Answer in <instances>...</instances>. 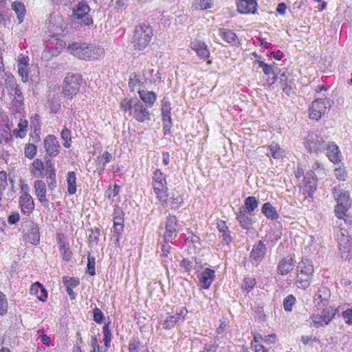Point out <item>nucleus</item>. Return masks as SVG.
I'll use <instances>...</instances> for the list:
<instances>
[{"label":"nucleus","instance_id":"9","mask_svg":"<svg viewBox=\"0 0 352 352\" xmlns=\"http://www.w3.org/2000/svg\"><path fill=\"white\" fill-rule=\"evenodd\" d=\"M338 242L342 258L345 261L349 260L352 256V239L347 234L346 230H340Z\"/></svg>","mask_w":352,"mask_h":352},{"label":"nucleus","instance_id":"50","mask_svg":"<svg viewBox=\"0 0 352 352\" xmlns=\"http://www.w3.org/2000/svg\"><path fill=\"white\" fill-rule=\"evenodd\" d=\"M63 282L66 288L75 287L79 284V280L74 277L69 278L67 276H63Z\"/></svg>","mask_w":352,"mask_h":352},{"label":"nucleus","instance_id":"38","mask_svg":"<svg viewBox=\"0 0 352 352\" xmlns=\"http://www.w3.org/2000/svg\"><path fill=\"white\" fill-rule=\"evenodd\" d=\"M258 64L259 67H261L263 69L264 74L267 76H270L271 74H274V73L276 72L277 70L280 71L276 66V63H273V65H268L262 60H258Z\"/></svg>","mask_w":352,"mask_h":352},{"label":"nucleus","instance_id":"48","mask_svg":"<svg viewBox=\"0 0 352 352\" xmlns=\"http://www.w3.org/2000/svg\"><path fill=\"white\" fill-rule=\"evenodd\" d=\"M95 264V257L91 256L89 252L87 256V272L91 276L96 274Z\"/></svg>","mask_w":352,"mask_h":352},{"label":"nucleus","instance_id":"20","mask_svg":"<svg viewBox=\"0 0 352 352\" xmlns=\"http://www.w3.org/2000/svg\"><path fill=\"white\" fill-rule=\"evenodd\" d=\"M215 278L214 270L210 268H206L199 276V282L201 283V287L204 289H208Z\"/></svg>","mask_w":352,"mask_h":352},{"label":"nucleus","instance_id":"32","mask_svg":"<svg viewBox=\"0 0 352 352\" xmlns=\"http://www.w3.org/2000/svg\"><path fill=\"white\" fill-rule=\"evenodd\" d=\"M262 213L267 218L272 220H276L278 219V214L277 213L276 208L272 206L270 202L263 204L261 208Z\"/></svg>","mask_w":352,"mask_h":352},{"label":"nucleus","instance_id":"30","mask_svg":"<svg viewBox=\"0 0 352 352\" xmlns=\"http://www.w3.org/2000/svg\"><path fill=\"white\" fill-rule=\"evenodd\" d=\"M167 182L165 184H160L159 186H153V189L155 193L157 195V198L162 204H165L167 202L168 199V193H167Z\"/></svg>","mask_w":352,"mask_h":352},{"label":"nucleus","instance_id":"33","mask_svg":"<svg viewBox=\"0 0 352 352\" xmlns=\"http://www.w3.org/2000/svg\"><path fill=\"white\" fill-rule=\"evenodd\" d=\"M217 229L219 232L221 233L223 242L226 244L230 243L232 241V237L231 236L230 231L228 230V227L226 226L224 221H220L217 223Z\"/></svg>","mask_w":352,"mask_h":352},{"label":"nucleus","instance_id":"16","mask_svg":"<svg viewBox=\"0 0 352 352\" xmlns=\"http://www.w3.org/2000/svg\"><path fill=\"white\" fill-rule=\"evenodd\" d=\"M237 11L241 14H255L257 11L256 0H236Z\"/></svg>","mask_w":352,"mask_h":352},{"label":"nucleus","instance_id":"3","mask_svg":"<svg viewBox=\"0 0 352 352\" xmlns=\"http://www.w3.org/2000/svg\"><path fill=\"white\" fill-rule=\"evenodd\" d=\"M297 287L305 289L310 285L314 273L313 262L307 258H302L297 265Z\"/></svg>","mask_w":352,"mask_h":352},{"label":"nucleus","instance_id":"15","mask_svg":"<svg viewBox=\"0 0 352 352\" xmlns=\"http://www.w3.org/2000/svg\"><path fill=\"white\" fill-rule=\"evenodd\" d=\"M44 147L46 153L51 157L57 156L60 152V144L53 135H48L44 140Z\"/></svg>","mask_w":352,"mask_h":352},{"label":"nucleus","instance_id":"63","mask_svg":"<svg viewBox=\"0 0 352 352\" xmlns=\"http://www.w3.org/2000/svg\"><path fill=\"white\" fill-rule=\"evenodd\" d=\"M342 317L346 320V322L352 324V309H347L342 311Z\"/></svg>","mask_w":352,"mask_h":352},{"label":"nucleus","instance_id":"28","mask_svg":"<svg viewBox=\"0 0 352 352\" xmlns=\"http://www.w3.org/2000/svg\"><path fill=\"white\" fill-rule=\"evenodd\" d=\"M141 100L146 104L147 107H152L156 101V94L153 91L140 90L138 91Z\"/></svg>","mask_w":352,"mask_h":352},{"label":"nucleus","instance_id":"53","mask_svg":"<svg viewBox=\"0 0 352 352\" xmlns=\"http://www.w3.org/2000/svg\"><path fill=\"white\" fill-rule=\"evenodd\" d=\"M36 151V146L34 144H29L25 148V155L29 159H33Z\"/></svg>","mask_w":352,"mask_h":352},{"label":"nucleus","instance_id":"19","mask_svg":"<svg viewBox=\"0 0 352 352\" xmlns=\"http://www.w3.org/2000/svg\"><path fill=\"white\" fill-rule=\"evenodd\" d=\"M190 47L200 58L205 60L210 57V51L205 42L195 39L191 42Z\"/></svg>","mask_w":352,"mask_h":352},{"label":"nucleus","instance_id":"52","mask_svg":"<svg viewBox=\"0 0 352 352\" xmlns=\"http://www.w3.org/2000/svg\"><path fill=\"white\" fill-rule=\"evenodd\" d=\"M94 320L98 324H102L104 320V316L102 311L97 307L93 310Z\"/></svg>","mask_w":352,"mask_h":352},{"label":"nucleus","instance_id":"47","mask_svg":"<svg viewBox=\"0 0 352 352\" xmlns=\"http://www.w3.org/2000/svg\"><path fill=\"white\" fill-rule=\"evenodd\" d=\"M8 300L6 296L0 291V315L4 316L8 312Z\"/></svg>","mask_w":352,"mask_h":352},{"label":"nucleus","instance_id":"57","mask_svg":"<svg viewBox=\"0 0 352 352\" xmlns=\"http://www.w3.org/2000/svg\"><path fill=\"white\" fill-rule=\"evenodd\" d=\"M218 347L219 345L215 342L210 341L204 344V349L200 352H216Z\"/></svg>","mask_w":352,"mask_h":352},{"label":"nucleus","instance_id":"41","mask_svg":"<svg viewBox=\"0 0 352 352\" xmlns=\"http://www.w3.org/2000/svg\"><path fill=\"white\" fill-rule=\"evenodd\" d=\"M165 183H166V177L164 176V173L160 169H157L153 173V186H160V184H165Z\"/></svg>","mask_w":352,"mask_h":352},{"label":"nucleus","instance_id":"21","mask_svg":"<svg viewBox=\"0 0 352 352\" xmlns=\"http://www.w3.org/2000/svg\"><path fill=\"white\" fill-rule=\"evenodd\" d=\"M19 204L22 212L27 214H30L34 208L33 199L30 194H23L20 197Z\"/></svg>","mask_w":352,"mask_h":352},{"label":"nucleus","instance_id":"34","mask_svg":"<svg viewBox=\"0 0 352 352\" xmlns=\"http://www.w3.org/2000/svg\"><path fill=\"white\" fill-rule=\"evenodd\" d=\"M32 168L31 169V173L34 177L43 178V170L45 165L40 159H36L32 164Z\"/></svg>","mask_w":352,"mask_h":352},{"label":"nucleus","instance_id":"7","mask_svg":"<svg viewBox=\"0 0 352 352\" xmlns=\"http://www.w3.org/2000/svg\"><path fill=\"white\" fill-rule=\"evenodd\" d=\"M322 309L321 314H313L311 316L314 325L316 328L329 324L336 314L339 315L340 307L335 309L332 307Z\"/></svg>","mask_w":352,"mask_h":352},{"label":"nucleus","instance_id":"42","mask_svg":"<svg viewBox=\"0 0 352 352\" xmlns=\"http://www.w3.org/2000/svg\"><path fill=\"white\" fill-rule=\"evenodd\" d=\"M60 136L63 140V145L65 148H70L72 142L71 131L69 129L65 127L60 133Z\"/></svg>","mask_w":352,"mask_h":352},{"label":"nucleus","instance_id":"31","mask_svg":"<svg viewBox=\"0 0 352 352\" xmlns=\"http://www.w3.org/2000/svg\"><path fill=\"white\" fill-rule=\"evenodd\" d=\"M258 201L256 199L255 197L249 196L245 198L244 201V205L241 206L239 209H243L245 212H248V214H252L254 210L258 207Z\"/></svg>","mask_w":352,"mask_h":352},{"label":"nucleus","instance_id":"58","mask_svg":"<svg viewBox=\"0 0 352 352\" xmlns=\"http://www.w3.org/2000/svg\"><path fill=\"white\" fill-rule=\"evenodd\" d=\"M10 91L11 93L14 92V100H16V102H18L19 104H22L23 96L21 89L18 87V85L15 86L14 88H12V90H10Z\"/></svg>","mask_w":352,"mask_h":352},{"label":"nucleus","instance_id":"6","mask_svg":"<svg viewBox=\"0 0 352 352\" xmlns=\"http://www.w3.org/2000/svg\"><path fill=\"white\" fill-rule=\"evenodd\" d=\"M91 8L88 3L82 0L78 3L72 10V16L74 20L79 21L82 25H90L93 23V19L89 14Z\"/></svg>","mask_w":352,"mask_h":352},{"label":"nucleus","instance_id":"5","mask_svg":"<svg viewBox=\"0 0 352 352\" xmlns=\"http://www.w3.org/2000/svg\"><path fill=\"white\" fill-rule=\"evenodd\" d=\"M332 103L333 102L327 98L316 99L309 109V118L316 120H320L329 111Z\"/></svg>","mask_w":352,"mask_h":352},{"label":"nucleus","instance_id":"23","mask_svg":"<svg viewBox=\"0 0 352 352\" xmlns=\"http://www.w3.org/2000/svg\"><path fill=\"white\" fill-rule=\"evenodd\" d=\"M30 294L36 296L41 302H45L47 298V291L43 285L39 282H36L32 285L30 289Z\"/></svg>","mask_w":352,"mask_h":352},{"label":"nucleus","instance_id":"25","mask_svg":"<svg viewBox=\"0 0 352 352\" xmlns=\"http://www.w3.org/2000/svg\"><path fill=\"white\" fill-rule=\"evenodd\" d=\"M29 231L27 235L28 241L32 244H38L40 241V232L38 226L32 221L29 222Z\"/></svg>","mask_w":352,"mask_h":352},{"label":"nucleus","instance_id":"29","mask_svg":"<svg viewBox=\"0 0 352 352\" xmlns=\"http://www.w3.org/2000/svg\"><path fill=\"white\" fill-rule=\"evenodd\" d=\"M326 149L327 150V155L332 162L337 163L340 162V153L336 144L333 143L329 144Z\"/></svg>","mask_w":352,"mask_h":352},{"label":"nucleus","instance_id":"37","mask_svg":"<svg viewBox=\"0 0 352 352\" xmlns=\"http://www.w3.org/2000/svg\"><path fill=\"white\" fill-rule=\"evenodd\" d=\"M269 151L267 153L268 157H272L274 159H280L283 156L284 150L275 142H273L268 146Z\"/></svg>","mask_w":352,"mask_h":352},{"label":"nucleus","instance_id":"59","mask_svg":"<svg viewBox=\"0 0 352 352\" xmlns=\"http://www.w3.org/2000/svg\"><path fill=\"white\" fill-rule=\"evenodd\" d=\"M170 199L173 208L175 209L179 208L184 202V198L182 195L175 196L173 195Z\"/></svg>","mask_w":352,"mask_h":352},{"label":"nucleus","instance_id":"13","mask_svg":"<svg viewBox=\"0 0 352 352\" xmlns=\"http://www.w3.org/2000/svg\"><path fill=\"white\" fill-rule=\"evenodd\" d=\"M331 298V291L326 287H320L314 296L315 307L318 309L327 307Z\"/></svg>","mask_w":352,"mask_h":352},{"label":"nucleus","instance_id":"35","mask_svg":"<svg viewBox=\"0 0 352 352\" xmlns=\"http://www.w3.org/2000/svg\"><path fill=\"white\" fill-rule=\"evenodd\" d=\"M12 10L17 15L19 23H21L23 21L26 10L23 3L19 1H14L11 4Z\"/></svg>","mask_w":352,"mask_h":352},{"label":"nucleus","instance_id":"24","mask_svg":"<svg viewBox=\"0 0 352 352\" xmlns=\"http://www.w3.org/2000/svg\"><path fill=\"white\" fill-rule=\"evenodd\" d=\"M333 196L337 201V204L349 207L351 206L349 194L343 189L334 188Z\"/></svg>","mask_w":352,"mask_h":352},{"label":"nucleus","instance_id":"2","mask_svg":"<svg viewBox=\"0 0 352 352\" xmlns=\"http://www.w3.org/2000/svg\"><path fill=\"white\" fill-rule=\"evenodd\" d=\"M153 36V29L151 25L144 23L137 25L133 32L132 43L135 50H143L149 44Z\"/></svg>","mask_w":352,"mask_h":352},{"label":"nucleus","instance_id":"27","mask_svg":"<svg viewBox=\"0 0 352 352\" xmlns=\"http://www.w3.org/2000/svg\"><path fill=\"white\" fill-rule=\"evenodd\" d=\"M313 173H314L311 171L310 175L307 173L304 177L305 191L307 193V196L305 197H309L311 199L313 198L314 191L316 190V181L313 177H311Z\"/></svg>","mask_w":352,"mask_h":352},{"label":"nucleus","instance_id":"44","mask_svg":"<svg viewBox=\"0 0 352 352\" xmlns=\"http://www.w3.org/2000/svg\"><path fill=\"white\" fill-rule=\"evenodd\" d=\"M124 223H113V238L115 239L116 245H119L120 244V239L124 231Z\"/></svg>","mask_w":352,"mask_h":352},{"label":"nucleus","instance_id":"1","mask_svg":"<svg viewBox=\"0 0 352 352\" xmlns=\"http://www.w3.org/2000/svg\"><path fill=\"white\" fill-rule=\"evenodd\" d=\"M69 49L74 56L86 60H98L104 54V48L95 44L73 43Z\"/></svg>","mask_w":352,"mask_h":352},{"label":"nucleus","instance_id":"26","mask_svg":"<svg viewBox=\"0 0 352 352\" xmlns=\"http://www.w3.org/2000/svg\"><path fill=\"white\" fill-rule=\"evenodd\" d=\"M248 214V212H245L243 209H239V211L236 212L237 221L239 222L242 228L245 230H249L253 222L252 219Z\"/></svg>","mask_w":352,"mask_h":352},{"label":"nucleus","instance_id":"64","mask_svg":"<svg viewBox=\"0 0 352 352\" xmlns=\"http://www.w3.org/2000/svg\"><path fill=\"white\" fill-rule=\"evenodd\" d=\"M140 342L137 340H132L129 345V350L130 352H139V346Z\"/></svg>","mask_w":352,"mask_h":352},{"label":"nucleus","instance_id":"12","mask_svg":"<svg viewBox=\"0 0 352 352\" xmlns=\"http://www.w3.org/2000/svg\"><path fill=\"white\" fill-rule=\"evenodd\" d=\"M267 248L263 241H258L253 245L250 254V261L252 265L258 266L265 258Z\"/></svg>","mask_w":352,"mask_h":352},{"label":"nucleus","instance_id":"55","mask_svg":"<svg viewBox=\"0 0 352 352\" xmlns=\"http://www.w3.org/2000/svg\"><path fill=\"white\" fill-rule=\"evenodd\" d=\"M255 284H256V280L254 278L245 277L243 279V283L242 287H243V288H244V289H245L248 292H249L254 287Z\"/></svg>","mask_w":352,"mask_h":352},{"label":"nucleus","instance_id":"51","mask_svg":"<svg viewBox=\"0 0 352 352\" xmlns=\"http://www.w3.org/2000/svg\"><path fill=\"white\" fill-rule=\"evenodd\" d=\"M171 104L167 97H164L162 100V114H171Z\"/></svg>","mask_w":352,"mask_h":352},{"label":"nucleus","instance_id":"40","mask_svg":"<svg viewBox=\"0 0 352 352\" xmlns=\"http://www.w3.org/2000/svg\"><path fill=\"white\" fill-rule=\"evenodd\" d=\"M111 158L112 155L108 151H105L102 155L97 157L96 162L100 167L101 170L104 169L106 164L111 161Z\"/></svg>","mask_w":352,"mask_h":352},{"label":"nucleus","instance_id":"39","mask_svg":"<svg viewBox=\"0 0 352 352\" xmlns=\"http://www.w3.org/2000/svg\"><path fill=\"white\" fill-rule=\"evenodd\" d=\"M28 125V123L27 120H21L18 124L19 129H14L13 131L14 135H15L16 138H23L26 135Z\"/></svg>","mask_w":352,"mask_h":352},{"label":"nucleus","instance_id":"10","mask_svg":"<svg viewBox=\"0 0 352 352\" xmlns=\"http://www.w3.org/2000/svg\"><path fill=\"white\" fill-rule=\"evenodd\" d=\"M165 225L166 232L164 235V242L170 243L177 236L178 231V220L175 215L169 214L166 217Z\"/></svg>","mask_w":352,"mask_h":352},{"label":"nucleus","instance_id":"11","mask_svg":"<svg viewBox=\"0 0 352 352\" xmlns=\"http://www.w3.org/2000/svg\"><path fill=\"white\" fill-rule=\"evenodd\" d=\"M134 101L135 102L133 104V107L131 112H130V116L139 122H144L145 121L150 120V112L146 107H144L142 102L137 98Z\"/></svg>","mask_w":352,"mask_h":352},{"label":"nucleus","instance_id":"60","mask_svg":"<svg viewBox=\"0 0 352 352\" xmlns=\"http://www.w3.org/2000/svg\"><path fill=\"white\" fill-rule=\"evenodd\" d=\"M124 214L120 210H115L113 213V223H124Z\"/></svg>","mask_w":352,"mask_h":352},{"label":"nucleus","instance_id":"61","mask_svg":"<svg viewBox=\"0 0 352 352\" xmlns=\"http://www.w3.org/2000/svg\"><path fill=\"white\" fill-rule=\"evenodd\" d=\"M180 267L184 268L185 271L189 273L192 269L193 263L188 258H184L179 264Z\"/></svg>","mask_w":352,"mask_h":352},{"label":"nucleus","instance_id":"45","mask_svg":"<svg viewBox=\"0 0 352 352\" xmlns=\"http://www.w3.org/2000/svg\"><path fill=\"white\" fill-rule=\"evenodd\" d=\"M180 320V317L178 316L172 315L167 318L164 323L163 327L166 329H170L173 328L179 321Z\"/></svg>","mask_w":352,"mask_h":352},{"label":"nucleus","instance_id":"43","mask_svg":"<svg viewBox=\"0 0 352 352\" xmlns=\"http://www.w3.org/2000/svg\"><path fill=\"white\" fill-rule=\"evenodd\" d=\"M296 299L293 294H289L283 300V305L285 311H291L296 303Z\"/></svg>","mask_w":352,"mask_h":352},{"label":"nucleus","instance_id":"17","mask_svg":"<svg viewBox=\"0 0 352 352\" xmlns=\"http://www.w3.org/2000/svg\"><path fill=\"white\" fill-rule=\"evenodd\" d=\"M34 187L35 188L36 195L41 204L45 207H49V201L46 198V184L41 180L38 179L34 182Z\"/></svg>","mask_w":352,"mask_h":352},{"label":"nucleus","instance_id":"54","mask_svg":"<svg viewBox=\"0 0 352 352\" xmlns=\"http://www.w3.org/2000/svg\"><path fill=\"white\" fill-rule=\"evenodd\" d=\"M50 108L51 112L53 113H56L60 107V101L58 97H54L50 101Z\"/></svg>","mask_w":352,"mask_h":352},{"label":"nucleus","instance_id":"22","mask_svg":"<svg viewBox=\"0 0 352 352\" xmlns=\"http://www.w3.org/2000/svg\"><path fill=\"white\" fill-rule=\"evenodd\" d=\"M219 36L225 40L228 43L233 46L241 45L239 39L236 34L231 30L226 28L219 29Z\"/></svg>","mask_w":352,"mask_h":352},{"label":"nucleus","instance_id":"4","mask_svg":"<svg viewBox=\"0 0 352 352\" xmlns=\"http://www.w3.org/2000/svg\"><path fill=\"white\" fill-rule=\"evenodd\" d=\"M82 76L79 74L68 73L63 82V96L72 99L79 91Z\"/></svg>","mask_w":352,"mask_h":352},{"label":"nucleus","instance_id":"14","mask_svg":"<svg viewBox=\"0 0 352 352\" xmlns=\"http://www.w3.org/2000/svg\"><path fill=\"white\" fill-rule=\"evenodd\" d=\"M45 176L47 179V186L51 191H53L56 187V173L54 169V164L50 159L47 157L45 159Z\"/></svg>","mask_w":352,"mask_h":352},{"label":"nucleus","instance_id":"18","mask_svg":"<svg viewBox=\"0 0 352 352\" xmlns=\"http://www.w3.org/2000/svg\"><path fill=\"white\" fill-rule=\"evenodd\" d=\"M294 267V260L292 256H287L283 257L278 263L276 270L277 273L285 276L293 270Z\"/></svg>","mask_w":352,"mask_h":352},{"label":"nucleus","instance_id":"49","mask_svg":"<svg viewBox=\"0 0 352 352\" xmlns=\"http://www.w3.org/2000/svg\"><path fill=\"white\" fill-rule=\"evenodd\" d=\"M135 98H132L129 100L124 98L120 102V108L124 111H129V113L131 112L133 107V104H134Z\"/></svg>","mask_w":352,"mask_h":352},{"label":"nucleus","instance_id":"56","mask_svg":"<svg viewBox=\"0 0 352 352\" xmlns=\"http://www.w3.org/2000/svg\"><path fill=\"white\" fill-rule=\"evenodd\" d=\"M349 207H345L344 206L336 205L335 207V214L336 216L338 219H344V217H346V212L347 211Z\"/></svg>","mask_w":352,"mask_h":352},{"label":"nucleus","instance_id":"36","mask_svg":"<svg viewBox=\"0 0 352 352\" xmlns=\"http://www.w3.org/2000/svg\"><path fill=\"white\" fill-rule=\"evenodd\" d=\"M67 191L69 195L76 192V175L74 171H69L67 176Z\"/></svg>","mask_w":352,"mask_h":352},{"label":"nucleus","instance_id":"46","mask_svg":"<svg viewBox=\"0 0 352 352\" xmlns=\"http://www.w3.org/2000/svg\"><path fill=\"white\" fill-rule=\"evenodd\" d=\"M60 243H61V245H60L59 250L62 254L63 259L65 261H69L72 256V252L69 250V248L67 247L65 242H62L61 240H60Z\"/></svg>","mask_w":352,"mask_h":352},{"label":"nucleus","instance_id":"62","mask_svg":"<svg viewBox=\"0 0 352 352\" xmlns=\"http://www.w3.org/2000/svg\"><path fill=\"white\" fill-rule=\"evenodd\" d=\"M20 219L18 212H12L8 217V222L10 225L16 224Z\"/></svg>","mask_w":352,"mask_h":352},{"label":"nucleus","instance_id":"8","mask_svg":"<svg viewBox=\"0 0 352 352\" xmlns=\"http://www.w3.org/2000/svg\"><path fill=\"white\" fill-rule=\"evenodd\" d=\"M305 146L310 153H322L326 149L324 138L318 133L310 132L307 135Z\"/></svg>","mask_w":352,"mask_h":352}]
</instances>
